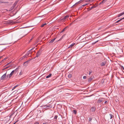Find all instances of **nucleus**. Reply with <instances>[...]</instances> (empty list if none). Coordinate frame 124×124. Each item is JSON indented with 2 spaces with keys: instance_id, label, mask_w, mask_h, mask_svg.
I'll use <instances>...</instances> for the list:
<instances>
[{
  "instance_id": "obj_1",
  "label": "nucleus",
  "mask_w": 124,
  "mask_h": 124,
  "mask_svg": "<svg viewBox=\"0 0 124 124\" xmlns=\"http://www.w3.org/2000/svg\"><path fill=\"white\" fill-rule=\"evenodd\" d=\"M17 68H16L15 70H13L10 74L8 75V77L9 78H10L14 73L15 74L17 72Z\"/></svg>"
},
{
  "instance_id": "obj_2",
  "label": "nucleus",
  "mask_w": 124,
  "mask_h": 124,
  "mask_svg": "<svg viewBox=\"0 0 124 124\" xmlns=\"http://www.w3.org/2000/svg\"><path fill=\"white\" fill-rule=\"evenodd\" d=\"M7 73L4 74L1 77L0 79L1 80H7L8 77V75L6 76Z\"/></svg>"
},
{
  "instance_id": "obj_3",
  "label": "nucleus",
  "mask_w": 124,
  "mask_h": 124,
  "mask_svg": "<svg viewBox=\"0 0 124 124\" xmlns=\"http://www.w3.org/2000/svg\"><path fill=\"white\" fill-rule=\"evenodd\" d=\"M105 100V99L103 98H100L98 100V103H100L102 101H104Z\"/></svg>"
},
{
  "instance_id": "obj_4",
  "label": "nucleus",
  "mask_w": 124,
  "mask_h": 124,
  "mask_svg": "<svg viewBox=\"0 0 124 124\" xmlns=\"http://www.w3.org/2000/svg\"><path fill=\"white\" fill-rule=\"evenodd\" d=\"M41 52L40 51H38L37 54V57H38L41 54Z\"/></svg>"
},
{
  "instance_id": "obj_5",
  "label": "nucleus",
  "mask_w": 124,
  "mask_h": 124,
  "mask_svg": "<svg viewBox=\"0 0 124 124\" xmlns=\"http://www.w3.org/2000/svg\"><path fill=\"white\" fill-rule=\"evenodd\" d=\"M95 110V108L94 107H92L91 109V111L92 112L94 111Z\"/></svg>"
},
{
  "instance_id": "obj_6",
  "label": "nucleus",
  "mask_w": 124,
  "mask_h": 124,
  "mask_svg": "<svg viewBox=\"0 0 124 124\" xmlns=\"http://www.w3.org/2000/svg\"><path fill=\"white\" fill-rule=\"evenodd\" d=\"M75 43H73L71 44L70 46L68 47V48H70L72 47L73 46H74L75 45Z\"/></svg>"
},
{
  "instance_id": "obj_7",
  "label": "nucleus",
  "mask_w": 124,
  "mask_h": 124,
  "mask_svg": "<svg viewBox=\"0 0 124 124\" xmlns=\"http://www.w3.org/2000/svg\"><path fill=\"white\" fill-rule=\"evenodd\" d=\"M93 77H90L89 79H88V81L89 82H90L91 81L92 79H93Z\"/></svg>"
},
{
  "instance_id": "obj_8",
  "label": "nucleus",
  "mask_w": 124,
  "mask_h": 124,
  "mask_svg": "<svg viewBox=\"0 0 124 124\" xmlns=\"http://www.w3.org/2000/svg\"><path fill=\"white\" fill-rule=\"evenodd\" d=\"M124 14V12H123V13H122L118 15V17H119L120 16H122Z\"/></svg>"
},
{
  "instance_id": "obj_9",
  "label": "nucleus",
  "mask_w": 124,
  "mask_h": 124,
  "mask_svg": "<svg viewBox=\"0 0 124 124\" xmlns=\"http://www.w3.org/2000/svg\"><path fill=\"white\" fill-rule=\"evenodd\" d=\"M30 52H29V53L26 54L25 55H24L23 56V58H25L26 57L28 56L29 55V54Z\"/></svg>"
},
{
  "instance_id": "obj_10",
  "label": "nucleus",
  "mask_w": 124,
  "mask_h": 124,
  "mask_svg": "<svg viewBox=\"0 0 124 124\" xmlns=\"http://www.w3.org/2000/svg\"><path fill=\"white\" fill-rule=\"evenodd\" d=\"M56 39L55 38H54L53 39H52L51 41H50V42H49V43H52L55 40V39Z\"/></svg>"
},
{
  "instance_id": "obj_11",
  "label": "nucleus",
  "mask_w": 124,
  "mask_h": 124,
  "mask_svg": "<svg viewBox=\"0 0 124 124\" xmlns=\"http://www.w3.org/2000/svg\"><path fill=\"white\" fill-rule=\"evenodd\" d=\"M69 17V16H65L64 18L62 19L65 20L67 18H68Z\"/></svg>"
},
{
  "instance_id": "obj_12",
  "label": "nucleus",
  "mask_w": 124,
  "mask_h": 124,
  "mask_svg": "<svg viewBox=\"0 0 124 124\" xmlns=\"http://www.w3.org/2000/svg\"><path fill=\"white\" fill-rule=\"evenodd\" d=\"M82 2V0H80L76 3V4H79Z\"/></svg>"
},
{
  "instance_id": "obj_13",
  "label": "nucleus",
  "mask_w": 124,
  "mask_h": 124,
  "mask_svg": "<svg viewBox=\"0 0 124 124\" xmlns=\"http://www.w3.org/2000/svg\"><path fill=\"white\" fill-rule=\"evenodd\" d=\"M47 24V23H43L41 26V27H44V26L46 25Z\"/></svg>"
},
{
  "instance_id": "obj_14",
  "label": "nucleus",
  "mask_w": 124,
  "mask_h": 124,
  "mask_svg": "<svg viewBox=\"0 0 124 124\" xmlns=\"http://www.w3.org/2000/svg\"><path fill=\"white\" fill-rule=\"evenodd\" d=\"M124 19V17L123 18H122L121 19L117 21L116 22V23H119L120 21H121L122 19Z\"/></svg>"
},
{
  "instance_id": "obj_15",
  "label": "nucleus",
  "mask_w": 124,
  "mask_h": 124,
  "mask_svg": "<svg viewBox=\"0 0 124 124\" xmlns=\"http://www.w3.org/2000/svg\"><path fill=\"white\" fill-rule=\"evenodd\" d=\"M52 74H49L48 76L46 77V78H48L51 76Z\"/></svg>"
},
{
  "instance_id": "obj_16",
  "label": "nucleus",
  "mask_w": 124,
  "mask_h": 124,
  "mask_svg": "<svg viewBox=\"0 0 124 124\" xmlns=\"http://www.w3.org/2000/svg\"><path fill=\"white\" fill-rule=\"evenodd\" d=\"M105 62H102L101 64V66H104L105 65Z\"/></svg>"
},
{
  "instance_id": "obj_17",
  "label": "nucleus",
  "mask_w": 124,
  "mask_h": 124,
  "mask_svg": "<svg viewBox=\"0 0 124 124\" xmlns=\"http://www.w3.org/2000/svg\"><path fill=\"white\" fill-rule=\"evenodd\" d=\"M23 72L22 71H21V72L19 73V75L20 76L21 75L23 74Z\"/></svg>"
},
{
  "instance_id": "obj_18",
  "label": "nucleus",
  "mask_w": 124,
  "mask_h": 124,
  "mask_svg": "<svg viewBox=\"0 0 124 124\" xmlns=\"http://www.w3.org/2000/svg\"><path fill=\"white\" fill-rule=\"evenodd\" d=\"M73 112L75 114H76L77 113V111L76 110H74Z\"/></svg>"
},
{
  "instance_id": "obj_19",
  "label": "nucleus",
  "mask_w": 124,
  "mask_h": 124,
  "mask_svg": "<svg viewBox=\"0 0 124 124\" xmlns=\"http://www.w3.org/2000/svg\"><path fill=\"white\" fill-rule=\"evenodd\" d=\"M68 76L69 78L71 77H72V75L71 74H69L68 75Z\"/></svg>"
},
{
  "instance_id": "obj_20",
  "label": "nucleus",
  "mask_w": 124,
  "mask_h": 124,
  "mask_svg": "<svg viewBox=\"0 0 124 124\" xmlns=\"http://www.w3.org/2000/svg\"><path fill=\"white\" fill-rule=\"evenodd\" d=\"M110 119H111L112 117V115L111 114H110Z\"/></svg>"
},
{
  "instance_id": "obj_21",
  "label": "nucleus",
  "mask_w": 124,
  "mask_h": 124,
  "mask_svg": "<svg viewBox=\"0 0 124 124\" xmlns=\"http://www.w3.org/2000/svg\"><path fill=\"white\" fill-rule=\"evenodd\" d=\"M106 0H103L102 1V3H104L106 1Z\"/></svg>"
},
{
  "instance_id": "obj_22",
  "label": "nucleus",
  "mask_w": 124,
  "mask_h": 124,
  "mask_svg": "<svg viewBox=\"0 0 124 124\" xmlns=\"http://www.w3.org/2000/svg\"><path fill=\"white\" fill-rule=\"evenodd\" d=\"M17 86V85H16V86H14V87H13V89H12V90H14V89H15V88Z\"/></svg>"
},
{
  "instance_id": "obj_23",
  "label": "nucleus",
  "mask_w": 124,
  "mask_h": 124,
  "mask_svg": "<svg viewBox=\"0 0 124 124\" xmlns=\"http://www.w3.org/2000/svg\"><path fill=\"white\" fill-rule=\"evenodd\" d=\"M57 116H55V117H54V119H56L57 117Z\"/></svg>"
},
{
  "instance_id": "obj_24",
  "label": "nucleus",
  "mask_w": 124,
  "mask_h": 124,
  "mask_svg": "<svg viewBox=\"0 0 124 124\" xmlns=\"http://www.w3.org/2000/svg\"><path fill=\"white\" fill-rule=\"evenodd\" d=\"M92 119L91 118H90L88 119L89 121H91V120Z\"/></svg>"
},
{
  "instance_id": "obj_25",
  "label": "nucleus",
  "mask_w": 124,
  "mask_h": 124,
  "mask_svg": "<svg viewBox=\"0 0 124 124\" xmlns=\"http://www.w3.org/2000/svg\"><path fill=\"white\" fill-rule=\"evenodd\" d=\"M87 4H87H86L83 5H82V6H83V7H84V6H85Z\"/></svg>"
},
{
  "instance_id": "obj_26",
  "label": "nucleus",
  "mask_w": 124,
  "mask_h": 124,
  "mask_svg": "<svg viewBox=\"0 0 124 124\" xmlns=\"http://www.w3.org/2000/svg\"><path fill=\"white\" fill-rule=\"evenodd\" d=\"M66 28H65L63 29V30L62 31V32H63V31H64L65 30Z\"/></svg>"
},
{
  "instance_id": "obj_27",
  "label": "nucleus",
  "mask_w": 124,
  "mask_h": 124,
  "mask_svg": "<svg viewBox=\"0 0 124 124\" xmlns=\"http://www.w3.org/2000/svg\"><path fill=\"white\" fill-rule=\"evenodd\" d=\"M86 78V76H84L83 77V78L84 79H85V78Z\"/></svg>"
},
{
  "instance_id": "obj_28",
  "label": "nucleus",
  "mask_w": 124,
  "mask_h": 124,
  "mask_svg": "<svg viewBox=\"0 0 124 124\" xmlns=\"http://www.w3.org/2000/svg\"><path fill=\"white\" fill-rule=\"evenodd\" d=\"M48 123L47 122H45V123H44L43 124H47Z\"/></svg>"
},
{
  "instance_id": "obj_29",
  "label": "nucleus",
  "mask_w": 124,
  "mask_h": 124,
  "mask_svg": "<svg viewBox=\"0 0 124 124\" xmlns=\"http://www.w3.org/2000/svg\"><path fill=\"white\" fill-rule=\"evenodd\" d=\"M91 71H89V75H90L91 74Z\"/></svg>"
},
{
  "instance_id": "obj_30",
  "label": "nucleus",
  "mask_w": 124,
  "mask_h": 124,
  "mask_svg": "<svg viewBox=\"0 0 124 124\" xmlns=\"http://www.w3.org/2000/svg\"><path fill=\"white\" fill-rule=\"evenodd\" d=\"M39 124V123L38 122H36L35 124Z\"/></svg>"
},
{
  "instance_id": "obj_31",
  "label": "nucleus",
  "mask_w": 124,
  "mask_h": 124,
  "mask_svg": "<svg viewBox=\"0 0 124 124\" xmlns=\"http://www.w3.org/2000/svg\"><path fill=\"white\" fill-rule=\"evenodd\" d=\"M2 3H3V2L1 1L0 0V4Z\"/></svg>"
},
{
  "instance_id": "obj_32",
  "label": "nucleus",
  "mask_w": 124,
  "mask_h": 124,
  "mask_svg": "<svg viewBox=\"0 0 124 124\" xmlns=\"http://www.w3.org/2000/svg\"><path fill=\"white\" fill-rule=\"evenodd\" d=\"M62 37H62V38H61V39H60L59 40H58V41H60V40H61V39H62Z\"/></svg>"
},
{
  "instance_id": "obj_33",
  "label": "nucleus",
  "mask_w": 124,
  "mask_h": 124,
  "mask_svg": "<svg viewBox=\"0 0 124 124\" xmlns=\"http://www.w3.org/2000/svg\"><path fill=\"white\" fill-rule=\"evenodd\" d=\"M8 43H6L4 44L3 45H7V44H8Z\"/></svg>"
},
{
  "instance_id": "obj_34",
  "label": "nucleus",
  "mask_w": 124,
  "mask_h": 124,
  "mask_svg": "<svg viewBox=\"0 0 124 124\" xmlns=\"http://www.w3.org/2000/svg\"><path fill=\"white\" fill-rule=\"evenodd\" d=\"M107 102V101H106L105 102V103H106Z\"/></svg>"
},
{
  "instance_id": "obj_35",
  "label": "nucleus",
  "mask_w": 124,
  "mask_h": 124,
  "mask_svg": "<svg viewBox=\"0 0 124 124\" xmlns=\"http://www.w3.org/2000/svg\"><path fill=\"white\" fill-rule=\"evenodd\" d=\"M98 41H96V42H95V43H96V42H97Z\"/></svg>"
},
{
  "instance_id": "obj_36",
  "label": "nucleus",
  "mask_w": 124,
  "mask_h": 124,
  "mask_svg": "<svg viewBox=\"0 0 124 124\" xmlns=\"http://www.w3.org/2000/svg\"><path fill=\"white\" fill-rule=\"evenodd\" d=\"M33 49V48H32V49H31V50H30V51H31V50H32Z\"/></svg>"
},
{
  "instance_id": "obj_37",
  "label": "nucleus",
  "mask_w": 124,
  "mask_h": 124,
  "mask_svg": "<svg viewBox=\"0 0 124 124\" xmlns=\"http://www.w3.org/2000/svg\"><path fill=\"white\" fill-rule=\"evenodd\" d=\"M6 59V58H5L4 59V60H5Z\"/></svg>"
}]
</instances>
